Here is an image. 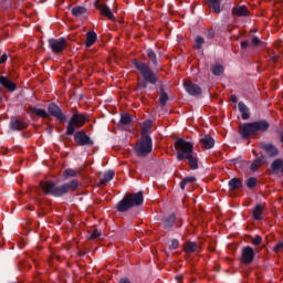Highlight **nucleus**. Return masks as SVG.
<instances>
[{"instance_id": "1", "label": "nucleus", "mask_w": 283, "mask_h": 283, "mask_svg": "<svg viewBox=\"0 0 283 283\" xmlns=\"http://www.w3.org/2000/svg\"><path fill=\"white\" fill-rule=\"evenodd\" d=\"M41 189H43L46 196H53V198H63L65 193H74V191H78L81 189V181L78 179H72L61 186H56L54 181H41Z\"/></svg>"}, {"instance_id": "2", "label": "nucleus", "mask_w": 283, "mask_h": 283, "mask_svg": "<svg viewBox=\"0 0 283 283\" xmlns=\"http://www.w3.org/2000/svg\"><path fill=\"white\" fill-rule=\"evenodd\" d=\"M133 65L136 70L139 71V74H142L144 78L138 83V87H142V90H147L149 83L150 85H156L158 83V76H156V72L151 70L149 64L140 60H133Z\"/></svg>"}, {"instance_id": "3", "label": "nucleus", "mask_w": 283, "mask_h": 283, "mask_svg": "<svg viewBox=\"0 0 283 283\" xmlns=\"http://www.w3.org/2000/svg\"><path fill=\"white\" fill-rule=\"evenodd\" d=\"M271 124L266 119H259L256 122L245 123L240 128L241 138L248 140L251 136H260V134H266Z\"/></svg>"}, {"instance_id": "4", "label": "nucleus", "mask_w": 283, "mask_h": 283, "mask_svg": "<svg viewBox=\"0 0 283 283\" xmlns=\"http://www.w3.org/2000/svg\"><path fill=\"white\" fill-rule=\"evenodd\" d=\"M143 202H145V193L143 191L128 193L117 202L116 209L119 213H127L134 207H143Z\"/></svg>"}, {"instance_id": "5", "label": "nucleus", "mask_w": 283, "mask_h": 283, "mask_svg": "<svg viewBox=\"0 0 283 283\" xmlns=\"http://www.w3.org/2000/svg\"><path fill=\"white\" fill-rule=\"evenodd\" d=\"M29 109L31 114H36L40 118H50V116H53L59 123H66L67 120V116L63 114V109L56 103H50L48 111L36 107H30Z\"/></svg>"}, {"instance_id": "6", "label": "nucleus", "mask_w": 283, "mask_h": 283, "mask_svg": "<svg viewBox=\"0 0 283 283\" xmlns=\"http://www.w3.org/2000/svg\"><path fill=\"white\" fill-rule=\"evenodd\" d=\"M154 151V142L151 140V136L148 134H143L139 142H137L135 146V153L139 158H146Z\"/></svg>"}, {"instance_id": "7", "label": "nucleus", "mask_w": 283, "mask_h": 283, "mask_svg": "<svg viewBox=\"0 0 283 283\" xmlns=\"http://www.w3.org/2000/svg\"><path fill=\"white\" fill-rule=\"evenodd\" d=\"M86 120H87V116H85L84 114L74 113L67 123L65 135L74 136L76 128L81 129V127L85 125Z\"/></svg>"}, {"instance_id": "8", "label": "nucleus", "mask_w": 283, "mask_h": 283, "mask_svg": "<svg viewBox=\"0 0 283 283\" xmlns=\"http://www.w3.org/2000/svg\"><path fill=\"white\" fill-rule=\"evenodd\" d=\"M175 149H177L178 151L177 160L179 163H182L186 156L193 153V144H191V142H187L182 138H179L175 142Z\"/></svg>"}, {"instance_id": "9", "label": "nucleus", "mask_w": 283, "mask_h": 283, "mask_svg": "<svg viewBox=\"0 0 283 283\" xmlns=\"http://www.w3.org/2000/svg\"><path fill=\"white\" fill-rule=\"evenodd\" d=\"M74 134V143L78 147H94V139L87 135L84 130H77Z\"/></svg>"}, {"instance_id": "10", "label": "nucleus", "mask_w": 283, "mask_h": 283, "mask_svg": "<svg viewBox=\"0 0 283 283\" xmlns=\"http://www.w3.org/2000/svg\"><path fill=\"white\" fill-rule=\"evenodd\" d=\"M255 261V250L251 245L243 247L241 250V263L249 266Z\"/></svg>"}, {"instance_id": "11", "label": "nucleus", "mask_w": 283, "mask_h": 283, "mask_svg": "<svg viewBox=\"0 0 283 283\" xmlns=\"http://www.w3.org/2000/svg\"><path fill=\"white\" fill-rule=\"evenodd\" d=\"M67 41L64 38L49 39V48L55 54H61L65 50Z\"/></svg>"}, {"instance_id": "12", "label": "nucleus", "mask_w": 283, "mask_h": 283, "mask_svg": "<svg viewBox=\"0 0 283 283\" xmlns=\"http://www.w3.org/2000/svg\"><path fill=\"white\" fill-rule=\"evenodd\" d=\"M9 127L12 129V132H23V129H28V123H25L23 119H19L12 116L9 123Z\"/></svg>"}, {"instance_id": "13", "label": "nucleus", "mask_w": 283, "mask_h": 283, "mask_svg": "<svg viewBox=\"0 0 283 283\" xmlns=\"http://www.w3.org/2000/svg\"><path fill=\"white\" fill-rule=\"evenodd\" d=\"M176 213H171L161 219V227L166 231H171L176 227Z\"/></svg>"}, {"instance_id": "14", "label": "nucleus", "mask_w": 283, "mask_h": 283, "mask_svg": "<svg viewBox=\"0 0 283 283\" xmlns=\"http://www.w3.org/2000/svg\"><path fill=\"white\" fill-rule=\"evenodd\" d=\"M185 90L190 96H200L202 94V88L198 84L192 82H185Z\"/></svg>"}, {"instance_id": "15", "label": "nucleus", "mask_w": 283, "mask_h": 283, "mask_svg": "<svg viewBox=\"0 0 283 283\" xmlns=\"http://www.w3.org/2000/svg\"><path fill=\"white\" fill-rule=\"evenodd\" d=\"M261 149H263V151H265L270 158H275V156L280 155V149H277V147L271 143H262Z\"/></svg>"}, {"instance_id": "16", "label": "nucleus", "mask_w": 283, "mask_h": 283, "mask_svg": "<svg viewBox=\"0 0 283 283\" xmlns=\"http://www.w3.org/2000/svg\"><path fill=\"white\" fill-rule=\"evenodd\" d=\"M0 85L8 92H17V83L12 82L8 76L0 75Z\"/></svg>"}, {"instance_id": "17", "label": "nucleus", "mask_w": 283, "mask_h": 283, "mask_svg": "<svg viewBox=\"0 0 283 283\" xmlns=\"http://www.w3.org/2000/svg\"><path fill=\"white\" fill-rule=\"evenodd\" d=\"M184 160H187L192 171H196V169H199L198 163L200 161V159L198 158V153L192 151L189 155H186Z\"/></svg>"}, {"instance_id": "18", "label": "nucleus", "mask_w": 283, "mask_h": 283, "mask_svg": "<svg viewBox=\"0 0 283 283\" xmlns=\"http://www.w3.org/2000/svg\"><path fill=\"white\" fill-rule=\"evenodd\" d=\"M252 218L258 222L262 221L264 218V206L258 203L252 210Z\"/></svg>"}, {"instance_id": "19", "label": "nucleus", "mask_w": 283, "mask_h": 283, "mask_svg": "<svg viewBox=\"0 0 283 283\" xmlns=\"http://www.w3.org/2000/svg\"><path fill=\"white\" fill-rule=\"evenodd\" d=\"M71 14H73L75 19H86L85 14H87V8L83 6H76L71 10Z\"/></svg>"}, {"instance_id": "20", "label": "nucleus", "mask_w": 283, "mask_h": 283, "mask_svg": "<svg viewBox=\"0 0 283 283\" xmlns=\"http://www.w3.org/2000/svg\"><path fill=\"white\" fill-rule=\"evenodd\" d=\"M238 108L243 120H249V118H251V111L249 109V106L244 104V102H239Z\"/></svg>"}, {"instance_id": "21", "label": "nucleus", "mask_w": 283, "mask_h": 283, "mask_svg": "<svg viewBox=\"0 0 283 283\" xmlns=\"http://www.w3.org/2000/svg\"><path fill=\"white\" fill-rule=\"evenodd\" d=\"M200 144L202 145L203 149H213L216 145V139H213V137H211L210 135H205L200 139Z\"/></svg>"}, {"instance_id": "22", "label": "nucleus", "mask_w": 283, "mask_h": 283, "mask_svg": "<svg viewBox=\"0 0 283 283\" xmlns=\"http://www.w3.org/2000/svg\"><path fill=\"white\" fill-rule=\"evenodd\" d=\"M228 187L230 191H235L238 189H242L244 185L242 184V179L232 178L228 181Z\"/></svg>"}, {"instance_id": "23", "label": "nucleus", "mask_w": 283, "mask_h": 283, "mask_svg": "<svg viewBox=\"0 0 283 283\" xmlns=\"http://www.w3.org/2000/svg\"><path fill=\"white\" fill-rule=\"evenodd\" d=\"M232 14L234 17H249V8L247 6L233 7Z\"/></svg>"}, {"instance_id": "24", "label": "nucleus", "mask_w": 283, "mask_h": 283, "mask_svg": "<svg viewBox=\"0 0 283 283\" xmlns=\"http://www.w3.org/2000/svg\"><path fill=\"white\" fill-rule=\"evenodd\" d=\"M114 176H116L114 170L106 171L104 174V178L99 179V185L102 187H107V185H109V182H112V180H114Z\"/></svg>"}, {"instance_id": "25", "label": "nucleus", "mask_w": 283, "mask_h": 283, "mask_svg": "<svg viewBox=\"0 0 283 283\" xmlns=\"http://www.w3.org/2000/svg\"><path fill=\"white\" fill-rule=\"evenodd\" d=\"M146 54H147V57L149 59L150 63H153V65L155 67H158L160 60L158 59L156 51H154V49H147Z\"/></svg>"}, {"instance_id": "26", "label": "nucleus", "mask_w": 283, "mask_h": 283, "mask_svg": "<svg viewBox=\"0 0 283 283\" xmlns=\"http://www.w3.org/2000/svg\"><path fill=\"white\" fill-rule=\"evenodd\" d=\"M98 39V35L94 31H88L86 33V43L85 48H92L96 43V40Z\"/></svg>"}, {"instance_id": "27", "label": "nucleus", "mask_w": 283, "mask_h": 283, "mask_svg": "<svg viewBox=\"0 0 283 283\" xmlns=\"http://www.w3.org/2000/svg\"><path fill=\"white\" fill-rule=\"evenodd\" d=\"M99 12L103 17H107L109 21H116V17L112 13V9L107 4H102Z\"/></svg>"}, {"instance_id": "28", "label": "nucleus", "mask_w": 283, "mask_h": 283, "mask_svg": "<svg viewBox=\"0 0 283 283\" xmlns=\"http://www.w3.org/2000/svg\"><path fill=\"white\" fill-rule=\"evenodd\" d=\"M207 1L209 3V8H211L214 14H220V12H222V10L220 9V6L222 3L221 0H207Z\"/></svg>"}, {"instance_id": "29", "label": "nucleus", "mask_w": 283, "mask_h": 283, "mask_svg": "<svg viewBox=\"0 0 283 283\" xmlns=\"http://www.w3.org/2000/svg\"><path fill=\"white\" fill-rule=\"evenodd\" d=\"M271 169L273 174H280L283 169V160L280 158L274 159L271 164Z\"/></svg>"}, {"instance_id": "30", "label": "nucleus", "mask_w": 283, "mask_h": 283, "mask_svg": "<svg viewBox=\"0 0 283 283\" xmlns=\"http://www.w3.org/2000/svg\"><path fill=\"white\" fill-rule=\"evenodd\" d=\"M159 103L161 107H165V105H167V101H169V95L167 94V92H165V86H160L159 87Z\"/></svg>"}, {"instance_id": "31", "label": "nucleus", "mask_w": 283, "mask_h": 283, "mask_svg": "<svg viewBox=\"0 0 283 283\" xmlns=\"http://www.w3.org/2000/svg\"><path fill=\"white\" fill-rule=\"evenodd\" d=\"M211 72L213 76H222L224 74V66L222 64H214L211 66Z\"/></svg>"}, {"instance_id": "32", "label": "nucleus", "mask_w": 283, "mask_h": 283, "mask_svg": "<svg viewBox=\"0 0 283 283\" xmlns=\"http://www.w3.org/2000/svg\"><path fill=\"white\" fill-rule=\"evenodd\" d=\"M193 182H196V177H186L180 181V189L185 191V187L187 185H193Z\"/></svg>"}, {"instance_id": "33", "label": "nucleus", "mask_w": 283, "mask_h": 283, "mask_svg": "<svg viewBox=\"0 0 283 283\" xmlns=\"http://www.w3.org/2000/svg\"><path fill=\"white\" fill-rule=\"evenodd\" d=\"M196 249H198V243L189 241L186 243L184 251L186 253H195Z\"/></svg>"}, {"instance_id": "34", "label": "nucleus", "mask_w": 283, "mask_h": 283, "mask_svg": "<svg viewBox=\"0 0 283 283\" xmlns=\"http://www.w3.org/2000/svg\"><path fill=\"white\" fill-rule=\"evenodd\" d=\"M132 120H133L132 115L124 113L120 116L119 123L122 125H132Z\"/></svg>"}, {"instance_id": "35", "label": "nucleus", "mask_w": 283, "mask_h": 283, "mask_svg": "<svg viewBox=\"0 0 283 283\" xmlns=\"http://www.w3.org/2000/svg\"><path fill=\"white\" fill-rule=\"evenodd\" d=\"M203 45H205V38L198 35L195 39V50H202Z\"/></svg>"}, {"instance_id": "36", "label": "nucleus", "mask_w": 283, "mask_h": 283, "mask_svg": "<svg viewBox=\"0 0 283 283\" xmlns=\"http://www.w3.org/2000/svg\"><path fill=\"white\" fill-rule=\"evenodd\" d=\"M63 178L64 180H67V178H76V170L72 168L64 170Z\"/></svg>"}, {"instance_id": "37", "label": "nucleus", "mask_w": 283, "mask_h": 283, "mask_svg": "<svg viewBox=\"0 0 283 283\" xmlns=\"http://www.w3.org/2000/svg\"><path fill=\"white\" fill-rule=\"evenodd\" d=\"M247 187H248V189H255V187H258V178H255V177L248 178Z\"/></svg>"}, {"instance_id": "38", "label": "nucleus", "mask_w": 283, "mask_h": 283, "mask_svg": "<svg viewBox=\"0 0 283 283\" xmlns=\"http://www.w3.org/2000/svg\"><path fill=\"white\" fill-rule=\"evenodd\" d=\"M180 247V242L177 239H171V244L169 245V249L172 251H176Z\"/></svg>"}, {"instance_id": "39", "label": "nucleus", "mask_w": 283, "mask_h": 283, "mask_svg": "<svg viewBox=\"0 0 283 283\" xmlns=\"http://www.w3.org/2000/svg\"><path fill=\"white\" fill-rule=\"evenodd\" d=\"M252 244H254V247H260V244H262V237L256 234L252 240Z\"/></svg>"}, {"instance_id": "40", "label": "nucleus", "mask_w": 283, "mask_h": 283, "mask_svg": "<svg viewBox=\"0 0 283 283\" xmlns=\"http://www.w3.org/2000/svg\"><path fill=\"white\" fill-rule=\"evenodd\" d=\"M101 235H102L101 231L94 230V231L91 233V235H90V240H96V239L101 238Z\"/></svg>"}, {"instance_id": "41", "label": "nucleus", "mask_w": 283, "mask_h": 283, "mask_svg": "<svg viewBox=\"0 0 283 283\" xmlns=\"http://www.w3.org/2000/svg\"><path fill=\"white\" fill-rule=\"evenodd\" d=\"M151 128V120H146L143 123L142 129L143 132H147V129Z\"/></svg>"}, {"instance_id": "42", "label": "nucleus", "mask_w": 283, "mask_h": 283, "mask_svg": "<svg viewBox=\"0 0 283 283\" xmlns=\"http://www.w3.org/2000/svg\"><path fill=\"white\" fill-rule=\"evenodd\" d=\"M254 161L259 164V167H262V165L266 163V157L262 155L261 157L256 158Z\"/></svg>"}, {"instance_id": "43", "label": "nucleus", "mask_w": 283, "mask_h": 283, "mask_svg": "<svg viewBox=\"0 0 283 283\" xmlns=\"http://www.w3.org/2000/svg\"><path fill=\"white\" fill-rule=\"evenodd\" d=\"M274 253H280V251H283V241L276 243V245L273 248Z\"/></svg>"}, {"instance_id": "44", "label": "nucleus", "mask_w": 283, "mask_h": 283, "mask_svg": "<svg viewBox=\"0 0 283 283\" xmlns=\"http://www.w3.org/2000/svg\"><path fill=\"white\" fill-rule=\"evenodd\" d=\"M261 43H262V40H260V38L255 35L252 38V45H254L255 48H258V45H260Z\"/></svg>"}, {"instance_id": "45", "label": "nucleus", "mask_w": 283, "mask_h": 283, "mask_svg": "<svg viewBox=\"0 0 283 283\" xmlns=\"http://www.w3.org/2000/svg\"><path fill=\"white\" fill-rule=\"evenodd\" d=\"M258 169H260V165L258 163L253 161L250 165V171H256Z\"/></svg>"}, {"instance_id": "46", "label": "nucleus", "mask_w": 283, "mask_h": 283, "mask_svg": "<svg viewBox=\"0 0 283 283\" xmlns=\"http://www.w3.org/2000/svg\"><path fill=\"white\" fill-rule=\"evenodd\" d=\"M270 61H272V63H277V61H280V55H275V54H270Z\"/></svg>"}, {"instance_id": "47", "label": "nucleus", "mask_w": 283, "mask_h": 283, "mask_svg": "<svg viewBox=\"0 0 283 283\" xmlns=\"http://www.w3.org/2000/svg\"><path fill=\"white\" fill-rule=\"evenodd\" d=\"M6 61H8V54H2L0 57V65H3V63H6Z\"/></svg>"}, {"instance_id": "48", "label": "nucleus", "mask_w": 283, "mask_h": 283, "mask_svg": "<svg viewBox=\"0 0 283 283\" xmlns=\"http://www.w3.org/2000/svg\"><path fill=\"white\" fill-rule=\"evenodd\" d=\"M249 48V42L248 41H242L241 42V50H247Z\"/></svg>"}, {"instance_id": "49", "label": "nucleus", "mask_w": 283, "mask_h": 283, "mask_svg": "<svg viewBox=\"0 0 283 283\" xmlns=\"http://www.w3.org/2000/svg\"><path fill=\"white\" fill-rule=\"evenodd\" d=\"M94 8H96V10H101V8H103V4H101V2H98V0H96L94 2Z\"/></svg>"}, {"instance_id": "50", "label": "nucleus", "mask_w": 283, "mask_h": 283, "mask_svg": "<svg viewBox=\"0 0 283 283\" xmlns=\"http://www.w3.org/2000/svg\"><path fill=\"white\" fill-rule=\"evenodd\" d=\"M208 39H213V36H216V33L213 32V30L208 31L207 34Z\"/></svg>"}, {"instance_id": "51", "label": "nucleus", "mask_w": 283, "mask_h": 283, "mask_svg": "<svg viewBox=\"0 0 283 283\" xmlns=\"http://www.w3.org/2000/svg\"><path fill=\"white\" fill-rule=\"evenodd\" d=\"M119 283H132L128 277H123L119 280Z\"/></svg>"}, {"instance_id": "52", "label": "nucleus", "mask_w": 283, "mask_h": 283, "mask_svg": "<svg viewBox=\"0 0 283 283\" xmlns=\"http://www.w3.org/2000/svg\"><path fill=\"white\" fill-rule=\"evenodd\" d=\"M230 101H231L232 103H238V96L231 95Z\"/></svg>"}, {"instance_id": "53", "label": "nucleus", "mask_w": 283, "mask_h": 283, "mask_svg": "<svg viewBox=\"0 0 283 283\" xmlns=\"http://www.w3.org/2000/svg\"><path fill=\"white\" fill-rule=\"evenodd\" d=\"M177 282H180L182 280V276H176Z\"/></svg>"}, {"instance_id": "54", "label": "nucleus", "mask_w": 283, "mask_h": 283, "mask_svg": "<svg viewBox=\"0 0 283 283\" xmlns=\"http://www.w3.org/2000/svg\"><path fill=\"white\" fill-rule=\"evenodd\" d=\"M0 103H3V97L0 95Z\"/></svg>"}, {"instance_id": "55", "label": "nucleus", "mask_w": 283, "mask_h": 283, "mask_svg": "<svg viewBox=\"0 0 283 283\" xmlns=\"http://www.w3.org/2000/svg\"><path fill=\"white\" fill-rule=\"evenodd\" d=\"M180 227H182V223H180V224H177V228H178V229H180Z\"/></svg>"}, {"instance_id": "56", "label": "nucleus", "mask_w": 283, "mask_h": 283, "mask_svg": "<svg viewBox=\"0 0 283 283\" xmlns=\"http://www.w3.org/2000/svg\"><path fill=\"white\" fill-rule=\"evenodd\" d=\"M78 255H85V253L84 252H80Z\"/></svg>"}]
</instances>
